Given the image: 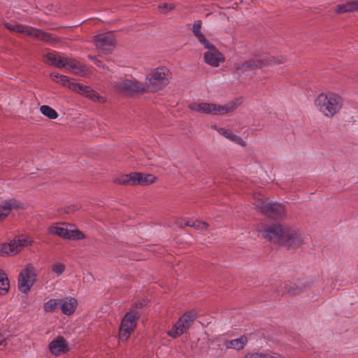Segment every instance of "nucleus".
<instances>
[{"label":"nucleus","instance_id":"39448f33","mask_svg":"<svg viewBox=\"0 0 358 358\" xmlns=\"http://www.w3.org/2000/svg\"><path fill=\"white\" fill-rule=\"evenodd\" d=\"M112 85L115 92L124 96H131L145 91L143 83L136 80L120 78L113 81Z\"/></svg>","mask_w":358,"mask_h":358},{"label":"nucleus","instance_id":"f03ea898","mask_svg":"<svg viewBox=\"0 0 358 358\" xmlns=\"http://www.w3.org/2000/svg\"><path fill=\"white\" fill-rule=\"evenodd\" d=\"M317 110L327 118L338 114L343 107V99L338 93L325 92L319 94L314 101Z\"/></svg>","mask_w":358,"mask_h":358},{"label":"nucleus","instance_id":"1a4fd4ad","mask_svg":"<svg viewBox=\"0 0 358 358\" xmlns=\"http://www.w3.org/2000/svg\"><path fill=\"white\" fill-rule=\"evenodd\" d=\"M285 61L284 58H281L280 59L276 60L273 57L268 55H262L255 56L251 58L250 60L245 62L243 64V67L247 70H253L258 68L264 67L268 65H271L273 64H281Z\"/></svg>","mask_w":358,"mask_h":358},{"label":"nucleus","instance_id":"a19ab883","mask_svg":"<svg viewBox=\"0 0 358 358\" xmlns=\"http://www.w3.org/2000/svg\"><path fill=\"white\" fill-rule=\"evenodd\" d=\"M90 58L94 61V63L97 66L102 67L103 69H105V66L101 65V62L100 60H99V59H96V57H90Z\"/></svg>","mask_w":358,"mask_h":358},{"label":"nucleus","instance_id":"4be33fe9","mask_svg":"<svg viewBox=\"0 0 358 358\" xmlns=\"http://www.w3.org/2000/svg\"><path fill=\"white\" fill-rule=\"evenodd\" d=\"M201 25L202 22L201 20L196 21L192 26V32L203 47H209V41L201 32Z\"/></svg>","mask_w":358,"mask_h":358},{"label":"nucleus","instance_id":"0eeeda50","mask_svg":"<svg viewBox=\"0 0 358 358\" xmlns=\"http://www.w3.org/2000/svg\"><path fill=\"white\" fill-rule=\"evenodd\" d=\"M256 206L262 213L269 217H279L285 213L284 206L282 204L270 202L267 199L257 201Z\"/></svg>","mask_w":358,"mask_h":358},{"label":"nucleus","instance_id":"20e7f679","mask_svg":"<svg viewBox=\"0 0 358 358\" xmlns=\"http://www.w3.org/2000/svg\"><path fill=\"white\" fill-rule=\"evenodd\" d=\"M48 233L71 241L82 240L85 238L83 231L73 224L66 222L55 223L49 227Z\"/></svg>","mask_w":358,"mask_h":358},{"label":"nucleus","instance_id":"c85d7f7f","mask_svg":"<svg viewBox=\"0 0 358 358\" xmlns=\"http://www.w3.org/2000/svg\"><path fill=\"white\" fill-rule=\"evenodd\" d=\"M41 113L51 120H55L58 117V113L55 110L49 106L43 105L40 108Z\"/></svg>","mask_w":358,"mask_h":358},{"label":"nucleus","instance_id":"f3484780","mask_svg":"<svg viewBox=\"0 0 358 358\" xmlns=\"http://www.w3.org/2000/svg\"><path fill=\"white\" fill-rule=\"evenodd\" d=\"M78 301L74 297H66L59 299V308L63 314L66 315H72L76 310Z\"/></svg>","mask_w":358,"mask_h":358},{"label":"nucleus","instance_id":"a211bd4d","mask_svg":"<svg viewBox=\"0 0 358 358\" xmlns=\"http://www.w3.org/2000/svg\"><path fill=\"white\" fill-rule=\"evenodd\" d=\"M23 204L15 200V199H10L5 201L0 206V219L5 218L7 217L12 210L23 208Z\"/></svg>","mask_w":358,"mask_h":358},{"label":"nucleus","instance_id":"cd10ccee","mask_svg":"<svg viewBox=\"0 0 358 358\" xmlns=\"http://www.w3.org/2000/svg\"><path fill=\"white\" fill-rule=\"evenodd\" d=\"M59 307V299H52L43 304V310L46 313H52Z\"/></svg>","mask_w":358,"mask_h":358},{"label":"nucleus","instance_id":"9d476101","mask_svg":"<svg viewBox=\"0 0 358 358\" xmlns=\"http://www.w3.org/2000/svg\"><path fill=\"white\" fill-rule=\"evenodd\" d=\"M196 318V315L192 313H188L182 315L178 322L173 326L171 330L168 334L177 338L184 334L192 325Z\"/></svg>","mask_w":358,"mask_h":358},{"label":"nucleus","instance_id":"bb28decb","mask_svg":"<svg viewBox=\"0 0 358 358\" xmlns=\"http://www.w3.org/2000/svg\"><path fill=\"white\" fill-rule=\"evenodd\" d=\"M10 288V283L6 273L0 269V294H6Z\"/></svg>","mask_w":358,"mask_h":358},{"label":"nucleus","instance_id":"f8f14e48","mask_svg":"<svg viewBox=\"0 0 358 358\" xmlns=\"http://www.w3.org/2000/svg\"><path fill=\"white\" fill-rule=\"evenodd\" d=\"M208 48V51L204 53L205 62L213 67H217L220 63L224 62V57L223 55L213 45L209 43V47H204Z\"/></svg>","mask_w":358,"mask_h":358},{"label":"nucleus","instance_id":"c756f323","mask_svg":"<svg viewBox=\"0 0 358 358\" xmlns=\"http://www.w3.org/2000/svg\"><path fill=\"white\" fill-rule=\"evenodd\" d=\"M51 271L55 277H59L66 271V266L64 263L56 262L51 265Z\"/></svg>","mask_w":358,"mask_h":358},{"label":"nucleus","instance_id":"37998d69","mask_svg":"<svg viewBox=\"0 0 358 358\" xmlns=\"http://www.w3.org/2000/svg\"><path fill=\"white\" fill-rule=\"evenodd\" d=\"M272 358H285L282 355H278V354H273Z\"/></svg>","mask_w":358,"mask_h":358},{"label":"nucleus","instance_id":"4c0bfd02","mask_svg":"<svg viewBox=\"0 0 358 358\" xmlns=\"http://www.w3.org/2000/svg\"><path fill=\"white\" fill-rule=\"evenodd\" d=\"M172 5H169L167 3H163L159 6V8L162 13H166L168 10L173 9Z\"/></svg>","mask_w":358,"mask_h":358},{"label":"nucleus","instance_id":"6ab92c4d","mask_svg":"<svg viewBox=\"0 0 358 358\" xmlns=\"http://www.w3.org/2000/svg\"><path fill=\"white\" fill-rule=\"evenodd\" d=\"M248 342V340L247 336L243 335L235 339H225L223 341V345L227 350L231 349L236 351H240L246 346Z\"/></svg>","mask_w":358,"mask_h":358},{"label":"nucleus","instance_id":"a878e982","mask_svg":"<svg viewBox=\"0 0 358 358\" xmlns=\"http://www.w3.org/2000/svg\"><path fill=\"white\" fill-rule=\"evenodd\" d=\"M14 239L17 249L19 250V252L22 251L24 247L31 245L34 243V240L30 236L23 234L15 237Z\"/></svg>","mask_w":358,"mask_h":358},{"label":"nucleus","instance_id":"412c9836","mask_svg":"<svg viewBox=\"0 0 358 358\" xmlns=\"http://www.w3.org/2000/svg\"><path fill=\"white\" fill-rule=\"evenodd\" d=\"M242 101L240 99L232 100L224 105L216 104V115H225L235 110Z\"/></svg>","mask_w":358,"mask_h":358},{"label":"nucleus","instance_id":"dca6fc26","mask_svg":"<svg viewBox=\"0 0 358 358\" xmlns=\"http://www.w3.org/2000/svg\"><path fill=\"white\" fill-rule=\"evenodd\" d=\"M188 107L193 111L216 115V104L215 103L193 102Z\"/></svg>","mask_w":358,"mask_h":358},{"label":"nucleus","instance_id":"72a5a7b5","mask_svg":"<svg viewBox=\"0 0 358 358\" xmlns=\"http://www.w3.org/2000/svg\"><path fill=\"white\" fill-rule=\"evenodd\" d=\"M7 244L8 245V250L10 252V255H11V257L15 256L19 253V250L17 249V246L14 238L9 242H7Z\"/></svg>","mask_w":358,"mask_h":358},{"label":"nucleus","instance_id":"423d86ee","mask_svg":"<svg viewBox=\"0 0 358 358\" xmlns=\"http://www.w3.org/2000/svg\"><path fill=\"white\" fill-rule=\"evenodd\" d=\"M36 273L34 266L27 265L19 274L17 287L20 292L27 294L36 282Z\"/></svg>","mask_w":358,"mask_h":358},{"label":"nucleus","instance_id":"2f4dec72","mask_svg":"<svg viewBox=\"0 0 358 358\" xmlns=\"http://www.w3.org/2000/svg\"><path fill=\"white\" fill-rule=\"evenodd\" d=\"M272 355L262 352H249L245 355L244 358H272Z\"/></svg>","mask_w":358,"mask_h":358},{"label":"nucleus","instance_id":"e433bc0d","mask_svg":"<svg viewBox=\"0 0 358 358\" xmlns=\"http://www.w3.org/2000/svg\"><path fill=\"white\" fill-rule=\"evenodd\" d=\"M139 176H140V173H138V172L131 173V180H130L131 185H138Z\"/></svg>","mask_w":358,"mask_h":358},{"label":"nucleus","instance_id":"6e6552de","mask_svg":"<svg viewBox=\"0 0 358 358\" xmlns=\"http://www.w3.org/2000/svg\"><path fill=\"white\" fill-rule=\"evenodd\" d=\"M139 317L138 313L130 311L127 313L122 320L120 327V338L122 341H127L130 336L136 325V321Z\"/></svg>","mask_w":358,"mask_h":358},{"label":"nucleus","instance_id":"9b49d317","mask_svg":"<svg viewBox=\"0 0 358 358\" xmlns=\"http://www.w3.org/2000/svg\"><path fill=\"white\" fill-rule=\"evenodd\" d=\"M94 43L101 53H108L114 47V38L112 33H105L94 36Z\"/></svg>","mask_w":358,"mask_h":358},{"label":"nucleus","instance_id":"58836bf2","mask_svg":"<svg viewBox=\"0 0 358 358\" xmlns=\"http://www.w3.org/2000/svg\"><path fill=\"white\" fill-rule=\"evenodd\" d=\"M57 83H61L63 85H66V86L70 85V81H69L68 77H66V76H63V75H61L59 79H58Z\"/></svg>","mask_w":358,"mask_h":358},{"label":"nucleus","instance_id":"79ce46f5","mask_svg":"<svg viewBox=\"0 0 358 358\" xmlns=\"http://www.w3.org/2000/svg\"><path fill=\"white\" fill-rule=\"evenodd\" d=\"M6 345L4 336L0 334V345Z\"/></svg>","mask_w":358,"mask_h":358},{"label":"nucleus","instance_id":"7c9ffc66","mask_svg":"<svg viewBox=\"0 0 358 358\" xmlns=\"http://www.w3.org/2000/svg\"><path fill=\"white\" fill-rule=\"evenodd\" d=\"M138 185H148L156 180V177L152 174L140 173Z\"/></svg>","mask_w":358,"mask_h":358},{"label":"nucleus","instance_id":"7ed1b4c3","mask_svg":"<svg viewBox=\"0 0 358 358\" xmlns=\"http://www.w3.org/2000/svg\"><path fill=\"white\" fill-rule=\"evenodd\" d=\"M171 79V73L169 68L162 66L154 68L146 75L145 83V90L157 92L169 85Z\"/></svg>","mask_w":358,"mask_h":358},{"label":"nucleus","instance_id":"2eb2a0df","mask_svg":"<svg viewBox=\"0 0 358 358\" xmlns=\"http://www.w3.org/2000/svg\"><path fill=\"white\" fill-rule=\"evenodd\" d=\"M49 350L54 355H59L69 351V345L63 337L53 339L49 344Z\"/></svg>","mask_w":358,"mask_h":358},{"label":"nucleus","instance_id":"5701e85b","mask_svg":"<svg viewBox=\"0 0 358 358\" xmlns=\"http://www.w3.org/2000/svg\"><path fill=\"white\" fill-rule=\"evenodd\" d=\"M66 68L70 72L78 75H83L85 73V66L76 60L67 57Z\"/></svg>","mask_w":358,"mask_h":358},{"label":"nucleus","instance_id":"c03bdc74","mask_svg":"<svg viewBox=\"0 0 358 358\" xmlns=\"http://www.w3.org/2000/svg\"><path fill=\"white\" fill-rule=\"evenodd\" d=\"M195 221H192V220H189V221H187L186 224L187 226H189V227H194V225H193V223Z\"/></svg>","mask_w":358,"mask_h":358},{"label":"nucleus","instance_id":"b1692460","mask_svg":"<svg viewBox=\"0 0 358 358\" xmlns=\"http://www.w3.org/2000/svg\"><path fill=\"white\" fill-rule=\"evenodd\" d=\"M217 131L221 135L224 136L226 138H228L231 141L243 147L246 145V143L240 136L234 134L231 131L223 128H220L217 129Z\"/></svg>","mask_w":358,"mask_h":358},{"label":"nucleus","instance_id":"aec40b11","mask_svg":"<svg viewBox=\"0 0 358 358\" xmlns=\"http://www.w3.org/2000/svg\"><path fill=\"white\" fill-rule=\"evenodd\" d=\"M44 60L47 64L61 69L65 68L67 64V57L53 52L48 53Z\"/></svg>","mask_w":358,"mask_h":358},{"label":"nucleus","instance_id":"c9c22d12","mask_svg":"<svg viewBox=\"0 0 358 358\" xmlns=\"http://www.w3.org/2000/svg\"><path fill=\"white\" fill-rule=\"evenodd\" d=\"M193 225L195 229H201V230L207 229V227L208 226L206 222H201L199 220H196L193 223Z\"/></svg>","mask_w":358,"mask_h":358},{"label":"nucleus","instance_id":"ea45409f","mask_svg":"<svg viewBox=\"0 0 358 358\" xmlns=\"http://www.w3.org/2000/svg\"><path fill=\"white\" fill-rule=\"evenodd\" d=\"M60 76L61 75L57 72H52L50 74V78H52V80L56 82H58V79H59Z\"/></svg>","mask_w":358,"mask_h":358},{"label":"nucleus","instance_id":"f257e3e1","mask_svg":"<svg viewBox=\"0 0 358 358\" xmlns=\"http://www.w3.org/2000/svg\"><path fill=\"white\" fill-rule=\"evenodd\" d=\"M258 231L262 234L264 238L270 241L292 248L301 246L305 243L306 239L296 229L281 224H272L265 229L259 227Z\"/></svg>","mask_w":358,"mask_h":358},{"label":"nucleus","instance_id":"393cba45","mask_svg":"<svg viewBox=\"0 0 358 358\" xmlns=\"http://www.w3.org/2000/svg\"><path fill=\"white\" fill-rule=\"evenodd\" d=\"M358 10V0L349 1L343 4H340L336 6L335 10L336 13H344L347 12H352Z\"/></svg>","mask_w":358,"mask_h":358},{"label":"nucleus","instance_id":"473e14b6","mask_svg":"<svg viewBox=\"0 0 358 358\" xmlns=\"http://www.w3.org/2000/svg\"><path fill=\"white\" fill-rule=\"evenodd\" d=\"M131 180V173L129 174L121 175L115 180V182L120 185H130Z\"/></svg>","mask_w":358,"mask_h":358},{"label":"nucleus","instance_id":"ddd939ff","mask_svg":"<svg viewBox=\"0 0 358 358\" xmlns=\"http://www.w3.org/2000/svg\"><path fill=\"white\" fill-rule=\"evenodd\" d=\"M3 25L6 28L14 32L22 33L27 36L36 38H38L41 36V33L38 29L27 25L20 24H11L8 22L3 23Z\"/></svg>","mask_w":358,"mask_h":358},{"label":"nucleus","instance_id":"f704fd0d","mask_svg":"<svg viewBox=\"0 0 358 358\" xmlns=\"http://www.w3.org/2000/svg\"><path fill=\"white\" fill-rule=\"evenodd\" d=\"M8 245L7 242L0 243V256L1 257H11L8 250Z\"/></svg>","mask_w":358,"mask_h":358},{"label":"nucleus","instance_id":"4468645a","mask_svg":"<svg viewBox=\"0 0 358 358\" xmlns=\"http://www.w3.org/2000/svg\"><path fill=\"white\" fill-rule=\"evenodd\" d=\"M73 90L78 92L79 94L84 95L85 96L90 99L94 101H105V99L103 97H101L96 91H94L89 86H86L80 83H76L73 86Z\"/></svg>","mask_w":358,"mask_h":358}]
</instances>
